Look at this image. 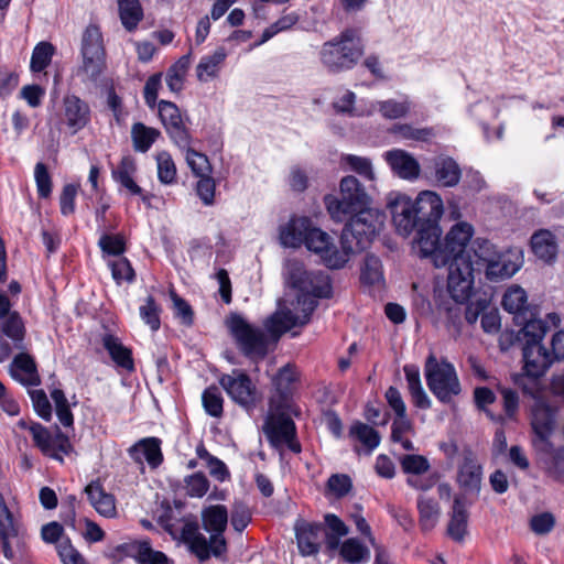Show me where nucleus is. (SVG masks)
Listing matches in <instances>:
<instances>
[{"mask_svg": "<svg viewBox=\"0 0 564 564\" xmlns=\"http://www.w3.org/2000/svg\"><path fill=\"white\" fill-rule=\"evenodd\" d=\"M283 274L288 284L299 292L294 307L296 313L288 308L279 310L264 321L263 326L274 340L293 327L307 324L317 306V300L328 297L332 293L330 280L325 272H307L296 259L285 260Z\"/></svg>", "mask_w": 564, "mask_h": 564, "instance_id": "nucleus-1", "label": "nucleus"}, {"mask_svg": "<svg viewBox=\"0 0 564 564\" xmlns=\"http://www.w3.org/2000/svg\"><path fill=\"white\" fill-rule=\"evenodd\" d=\"M203 528L209 533L207 539L199 529L197 518L189 519L185 528L187 550L199 562H206L212 556L221 557L227 553V541L224 536L228 524V510L224 505L204 507L200 512Z\"/></svg>", "mask_w": 564, "mask_h": 564, "instance_id": "nucleus-2", "label": "nucleus"}, {"mask_svg": "<svg viewBox=\"0 0 564 564\" xmlns=\"http://www.w3.org/2000/svg\"><path fill=\"white\" fill-rule=\"evenodd\" d=\"M226 326L241 354L252 360L263 359L269 352V341L274 340L268 330L250 324L241 314L231 313ZM264 329H267L264 327Z\"/></svg>", "mask_w": 564, "mask_h": 564, "instance_id": "nucleus-3", "label": "nucleus"}, {"mask_svg": "<svg viewBox=\"0 0 564 564\" xmlns=\"http://www.w3.org/2000/svg\"><path fill=\"white\" fill-rule=\"evenodd\" d=\"M386 215L373 206L366 187L355 183V240L361 250L368 248L381 231Z\"/></svg>", "mask_w": 564, "mask_h": 564, "instance_id": "nucleus-4", "label": "nucleus"}, {"mask_svg": "<svg viewBox=\"0 0 564 564\" xmlns=\"http://www.w3.org/2000/svg\"><path fill=\"white\" fill-rule=\"evenodd\" d=\"M424 375L427 387L442 403H451L460 394L462 386L452 364L430 355L425 361Z\"/></svg>", "mask_w": 564, "mask_h": 564, "instance_id": "nucleus-5", "label": "nucleus"}, {"mask_svg": "<svg viewBox=\"0 0 564 564\" xmlns=\"http://www.w3.org/2000/svg\"><path fill=\"white\" fill-rule=\"evenodd\" d=\"M83 82L96 83L106 67V50L102 33L96 24H89L83 32L80 43Z\"/></svg>", "mask_w": 564, "mask_h": 564, "instance_id": "nucleus-6", "label": "nucleus"}, {"mask_svg": "<svg viewBox=\"0 0 564 564\" xmlns=\"http://www.w3.org/2000/svg\"><path fill=\"white\" fill-rule=\"evenodd\" d=\"M11 306L8 296L0 293V362L8 360L13 350L25 349V326L20 314Z\"/></svg>", "mask_w": 564, "mask_h": 564, "instance_id": "nucleus-7", "label": "nucleus"}, {"mask_svg": "<svg viewBox=\"0 0 564 564\" xmlns=\"http://www.w3.org/2000/svg\"><path fill=\"white\" fill-rule=\"evenodd\" d=\"M263 432L273 448L280 451L288 447L294 454L301 453L302 446L296 436L295 423L281 409H273L271 405L263 424Z\"/></svg>", "mask_w": 564, "mask_h": 564, "instance_id": "nucleus-8", "label": "nucleus"}, {"mask_svg": "<svg viewBox=\"0 0 564 564\" xmlns=\"http://www.w3.org/2000/svg\"><path fill=\"white\" fill-rule=\"evenodd\" d=\"M322 65L328 73H341L352 65V30L346 29L340 34L325 42L319 51Z\"/></svg>", "mask_w": 564, "mask_h": 564, "instance_id": "nucleus-9", "label": "nucleus"}, {"mask_svg": "<svg viewBox=\"0 0 564 564\" xmlns=\"http://www.w3.org/2000/svg\"><path fill=\"white\" fill-rule=\"evenodd\" d=\"M448 267L447 288L456 302L466 301L473 291L475 273H479L478 267H474L471 258L465 254L452 257Z\"/></svg>", "mask_w": 564, "mask_h": 564, "instance_id": "nucleus-10", "label": "nucleus"}, {"mask_svg": "<svg viewBox=\"0 0 564 564\" xmlns=\"http://www.w3.org/2000/svg\"><path fill=\"white\" fill-rule=\"evenodd\" d=\"M304 246L318 254L324 264L330 269L341 268L348 261L350 247L343 246L344 250L339 251L330 236L312 224L308 226Z\"/></svg>", "mask_w": 564, "mask_h": 564, "instance_id": "nucleus-11", "label": "nucleus"}, {"mask_svg": "<svg viewBox=\"0 0 564 564\" xmlns=\"http://www.w3.org/2000/svg\"><path fill=\"white\" fill-rule=\"evenodd\" d=\"M442 229L438 225L420 226L412 242L413 252L420 258H430L435 268L447 264V256L441 242Z\"/></svg>", "mask_w": 564, "mask_h": 564, "instance_id": "nucleus-12", "label": "nucleus"}, {"mask_svg": "<svg viewBox=\"0 0 564 564\" xmlns=\"http://www.w3.org/2000/svg\"><path fill=\"white\" fill-rule=\"evenodd\" d=\"M0 541L3 555L13 560L22 552L25 543V534L21 524L14 520L0 494Z\"/></svg>", "mask_w": 564, "mask_h": 564, "instance_id": "nucleus-13", "label": "nucleus"}, {"mask_svg": "<svg viewBox=\"0 0 564 564\" xmlns=\"http://www.w3.org/2000/svg\"><path fill=\"white\" fill-rule=\"evenodd\" d=\"M35 446L46 456L63 462V457L72 451V444L67 435L62 433L58 426L52 432L40 423L30 426Z\"/></svg>", "mask_w": 564, "mask_h": 564, "instance_id": "nucleus-14", "label": "nucleus"}, {"mask_svg": "<svg viewBox=\"0 0 564 564\" xmlns=\"http://www.w3.org/2000/svg\"><path fill=\"white\" fill-rule=\"evenodd\" d=\"M322 532L325 534L327 551L330 554L338 552L345 562L352 563V538H348L341 543V539L349 533L348 525L336 514L327 513L324 517Z\"/></svg>", "mask_w": 564, "mask_h": 564, "instance_id": "nucleus-15", "label": "nucleus"}, {"mask_svg": "<svg viewBox=\"0 0 564 564\" xmlns=\"http://www.w3.org/2000/svg\"><path fill=\"white\" fill-rule=\"evenodd\" d=\"M340 195H326L324 200L333 220L344 223L343 238L352 226V176L348 175L340 181Z\"/></svg>", "mask_w": 564, "mask_h": 564, "instance_id": "nucleus-16", "label": "nucleus"}, {"mask_svg": "<svg viewBox=\"0 0 564 564\" xmlns=\"http://www.w3.org/2000/svg\"><path fill=\"white\" fill-rule=\"evenodd\" d=\"M219 383L234 402L243 408L254 406L257 390L250 377L243 371L234 369L231 373L223 375Z\"/></svg>", "mask_w": 564, "mask_h": 564, "instance_id": "nucleus-17", "label": "nucleus"}, {"mask_svg": "<svg viewBox=\"0 0 564 564\" xmlns=\"http://www.w3.org/2000/svg\"><path fill=\"white\" fill-rule=\"evenodd\" d=\"M388 207L392 215V223L399 235L409 237L413 230L420 227L416 208L410 196L398 193L391 196Z\"/></svg>", "mask_w": 564, "mask_h": 564, "instance_id": "nucleus-18", "label": "nucleus"}, {"mask_svg": "<svg viewBox=\"0 0 564 564\" xmlns=\"http://www.w3.org/2000/svg\"><path fill=\"white\" fill-rule=\"evenodd\" d=\"M91 122V109L87 101L74 94L63 97L61 123L67 127L72 134L88 127Z\"/></svg>", "mask_w": 564, "mask_h": 564, "instance_id": "nucleus-19", "label": "nucleus"}, {"mask_svg": "<svg viewBox=\"0 0 564 564\" xmlns=\"http://www.w3.org/2000/svg\"><path fill=\"white\" fill-rule=\"evenodd\" d=\"M494 259L486 267L485 275L490 281L506 280L514 275L523 264V253L520 249L497 250Z\"/></svg>", "mask_w": 564, "mask_h": 564, "instance_id": "nucleus-20", "label": "nucleus"}, {"mask_svg": "<svg viewBox=\"0 0 564 564\" xmlns=\"http://www.w3.org/2000/svg\"><path fill=\"white\" fill-rule=\"evenodd\" d=\"M159 117L170 138L178 148H187L191 135L185 128L180 109L172 101L160 100L158 104Z\"/></svg>", "mask_w": 564, "mask_h": 564, "instance_id": "nucleus-21", "label": "nucleus"}, {"mask_svg": "<svg viewBox=\"0 0 564 564\" xmlns=\"http://www.w3.org/2000/svg\"><path fill=\"white\" fill-rule=\"evenodd\" d=\"M457 484L464 495L478 496L481 487L482 469L477 458L471 452L464 453L463 459L458 465Z\"/></svg>", "mask_w": 564, "mask_h": 564, "instance_id": "nucleus-22", "label": "nucleus"}, {"mask_svg": "<svg viewBox=\"0 0 564 564\" xmlns=\"http://www.w3.org/2000/svg\"><path fill=\"white\" fill-rule=\"evenodd\" d=\"M420 226L438 225L444 214L442 197L433 191H422L414 200Z\"/></svg>", "mask_w": 564, "mask_h": 564, "instance_id": "nucleus-23", "label": "nucleus"}, {"mask_svg": "<svg viewBox=\"0 0 564 564\" xmlns=\"http://www.w3.org/2000/svg\"><path fill=\"white\" fill-rule=\"evenodd\" d=\"M118 550L134 558L138 564H174L165 553L152 549L149 540L123 543Z\"/></svg>", "mask_w": 564, "mask_h": 564, "instance_id": "nucleus-24", "label": "nucleus"}, {"mask_svg": "<svg viewBox=\"0 0 564 564\" xmlns=\"http://www.w3.org/2000/svg\"><path fill=\"white\" fill-rule=\"evenodd\" d=\"M14 356L9 366L11 378L24 387H36L41 384L36 362L24 349Z\"/></svg>", "mask_w": 564, "mask_h": 564, "instance_id": "nucleus-25", "label": "nucleus"}, {"mask_svg": "<svg viewBox=\"0 0 564 564\" xmlns=\"http://www.w3.org/2000/svg\"><path fill=\"white\" fill-rule=\"evenodd\" d=\"M435 182L443 187L456 186L462 177V170L458 163L451 156L440 154L430 161Z\"/></svg>", "mask_w": 564, "mask_h": 564, "instance_id": "nucleus-26", "label": "nucleus"}, {"mask_svg": "<svg viewBox=\"0 0 564 564\" xmlns=\"http://www.w3.org/2000/svg\"><path fill=\"white\" fill-rule=\"evenodd\" d=\"M523 359L527 375L533 378L543 376L553 362L551 352L547 351L542 343L524 344Z\"/></svg>", "mask_w": 564, "mask_h": 564, "instance_id": "nucleus-27", "label": "nucleus"}, {"mask_svg": "<svg viewBox=\"0 0 564 564\" xmlns=\"http://www.w3.org/2000/svg\"><path fill=\"white\" fill-rule=\"evenodd\" d=\"M183 505L181 502L175 503L174 508H167L160 517V522L164 530L173 536L175 540H180L187 546V540L185 535L186 524L189 523V519H195L192 513H183Z\"/></svg>", "mask_w": 564, "mask_h": 564, "instance_id": "nucleus-28", "label": "nucleus"}, {"mask_svg": "<svg viewBox=\"0 0 564 564\" xmlns=\"http://www.w3.org/2000/svg\"><path fill=\"white\" fill-rule=\"evenodd\" d=\"M473 227L467 223H458L452 227V229L445 236L443 242V249L447 256V263L452 257H458V254H466V247L473 237Z\"/></svg>", "mask_w": 564, "mask_h": 564, "instance_id": "nucleus-29", "label": "nucleus"}, {"mask_svg": "<svg viewBox=\"0 0 564 564\" xmlns=\"http://www.w3.org/2000/svg\"><path fill=\"white\" fill-rule=\"evenodd\" d=\"M530 246L534 256L545 263H553L557 258V239L549 229L534 231L530 239Z\"/></svg>", "mask_w": 564, "mask_h": 564, "instance_id": "nucleus-30", "label": "nucleus"}, {"mask_svg": "<svg viewBox=\"0 0 564 564\" xmlns=\"http://www.w3.org/2000/svg\"><path fill=\"white\" fill-rule=\"evenodd\" d=\"M101 341L116 367L128 372L134 370L132 350L124 346L119 337L112 334H106L102 336Z\"/></svg>", "mask_w": 564, "mask_h": 564, "instance_id": "nucleus-31", "label": "nucleus"}, {"mask_svg": "<svg viewBox=\"0 0 564 564\" xmlns=\"http://www.w3.org/2000/svg\"><path fill=\"white\" fill-rule=\"evenodd\" d=\"M129 455L138 463L144 459L152 468H156L163 462L161 441L156 437L143 438L130 447Z\"/></svg>", "mask_w": 564, "mask_h": 564, "instance_id": "nucleus-32", "label": "nucleus"}, {"mask_svg": "<svg viewBox=\"0 0 564 564\" xmlns=\"http://www.w3.org/2000/svg\"><path fill=\"white\" fill-rule=\"evenodd\" d=\"M322 523H303L295 528L299 551L304 556L317 554L321 547Z\"/></svg>", "mask_w": 564, "mask_h": 564, "instance_id": "nucleus-33", "label": "nucleus"}, {"mask_svg": "<svg viewBox=\"0 0 564 564\" xmlns=\"http://www.w3.org/2000/svg\"><path fill=\"white\" fill-rule=\"evenodd\" d=\"M135 173L137 164L131 155L122 156L117 167L111 170V176L116 183L126 188L131 195H141L142 188L134 182Z\"/></svg>", "mask_w": 564, "mask_h": 564, "instance_id": "nucleus-34", "label": "nucleus"}, {"mask_svg": "<svg viewBox=\"0 0 564 564\" xmlns=\"http://www.w3.org/2000/svg\"><path fill=\"white\" fill-rule=\"evenodd\" d=\"M85 492L90 505L100 516L105 518H115L117 516L115 497L107 494L99 482L91 481L86 486Z\"/></svg>", "mask_w": 564, "mask_h": 564, "instance_id": "nucleus-35", "label": "nucleus"}, {"mask_svg": "<svg viewBox=\"0 0 564 564\" xmlns=\"http://www.w3.org/2000/svg\"><path fill=\"white\" fill-rule=\"evenodd\" d=\"M311 219L308 217L292 218L280 229V242L284 247L299 248L305 242Z\"/></svg>", "mask_w": 564, "mask_h": 564, "instance_id": "nucleus-36", "label": "nucleus"}, {"mask_svg": "<svg viewBox=\"0 0 564 564\" xmlns=\"http://www.w3.org/2000/svg\"><path fill=\"white\" fill-rule=\"evenodd\" d=\"M386 159L392 170L402 178L413 180L420 174L419 162L403 150L389 151Z\"/></svg>", "mask_w": 564, "mask_h": 564, "instance_id": "nucleus-37", "label": "nucleus"}, {"mask_svg": "<svg viewBox=\"0 0 564 564\" xmlns=\"http://www.w3.org/2000/svg\"><path fill=\"white\" fill-rule=\"evenodd\" d=\"M360 282L370 292H381L384 288L382 264L379 258L368 254L360 268Z\"/></svg>", "mask_w": 564, "mask_h": 564, "instance_id": "nucleus-38", "label": "nucleus"}, {"mask_svg": "<svg viewBox=\"0 0 564 564\" xmlns=\"http://www.w3.org/2000/svg\"><path fill=\"white\" fill-rule=\"evenodd\" d=\"M467 502L465 497L456 496L451 513V520L447 525L448 535L455 541H463L467 532Z\"/></svg>", "mask_w": 564, "mask_h": 564, "instance_id": "nucleus-39", "label": "nucleus"}, {"mask_svg": "<svg viewBox=\"0 0 564 564\" xmlns=\"http://www.w3.org/2000/svg\"><path fill=\"white\" fill-rule=\"evenodd\" d=\"M226 57L227 52L224 47H218L213 54L203 56L196 66L197 79L204 83L217 77Z\"/></svg>", "mask_w": 564, "mask_h": 564, "instance_id": "nucleus-40", "label": "nucleus"}, {"mask_svg": "<svg viewBox=\"0 0 564 564\" xmlns=\"http://www.w3.org/2000/svg\"><path fill=\"white\" fill-rule=\"evenodd\" d=\"M403 371L413 403L421 409L431 408V400L422 387L419 368L412 365H406L403 367Z\"/></svg>", "mask_w": 564, "mask_h": 564, "instance_id": "nucleus-41", "label": "nucleus"}, {"mask_svg": "<svg viewBox=\"0 0 564 564\" xmlns=\"http://www.w3.org/2000/svg\"><path fill=\"white\" fill-rule=\"evenodd\" d=\"M497 248L487 239L477 238L468 248L465 256L471 258L474 267H478L477 270L481 272L486 269L489 262L494 259Z\"/></svg>", "mask_w": 564, "mask_h": 564, "instance_id": "nucleus-42", "label": "nucleus"}, {"mask_svg": "<svg viewBox=\"0 0 564 564\" xmlns=\"http://www.w3.org/2000/svg\"><path fill=\"white\" fill-rule=\"evenodd\" d=\"M359 506L355 505V527L358 532L365 534L367 541L370 543L372 550L375 551V564H390L389 554L386 547L379 543L371 530V527L367 522V520L357 513V510H360Z\"/></svg>", "mask_w": 564, "mask_h": 564, "instance_id": "nucleus-43", "label": "nucleus"}, {"mask_svg": "<svg viewBox=\"0 0 564 564\" xmlns=\"http://www.w3.org/2000/svg\"><path fill=\"white\" fill-rule=\"evenodd\" d=\"M119 18L123 28L132 32L143 19V8L139 0H117Z\"/></svg>", "mask_w": 564, "mask_h": 564, "instance_id": "nucleus-44", "label": "nucleus"}, {"mask_svg": "<svg viewBox=\"0 0 564 564\" xmlns=\"http://www.w3.org/2000/svg\"><path fill=\"white\" fill-rule=\"evenodd\" d=\"M191 65V54L181 56L165 73V83L172 93L182 91Z\"/></svg>", "mask_w": 564, "mask_h": 564, "instance_id": "nucleus-45", "label": "nucleus"}, {"mask_svg": "<svg viewBox=\"0 0 564 564\" xmlns=\"http://www.w3.org/2000/svg\"><path fill=\"white\" fill-rule=\"evenodd\" d=\"M161 132L152 127H148L142 122H135L131 127V139L133 149L137 152H148L153 143L158 140Z\"/></svg>", "mask_w": 564, "mask_h": 564, "instance_id": "nucleus-46", "label": "nucleus"}, {"mask_svg": "<svg viewBox=\"0 0 564 564\" xmlns=\"http://www.w3.org/2000/svg\"><path fill=\"white\" fill-rule=\"evenodd\" d=\"M417 510L420 514L419 523L424 532L432 531L438 522L441 509L438 503L425 496L417 498Z\"/></svg>", "mask_w": 564, "mask_h": 564, "instance_id": "nucleus-47", "label": "nucleus"}, {"mask_svg": "<svg viewBox=\"0 0 564 564\" xmlns=\"http://www.w3.org/2000/svg\"><path fill=\"white\" fill-rule=\"evenodd\" d=\"M352 488V481L347 474H332L325 482L323 495L328 501L339 500L347 496Z\"/></svg>", "mask_w": 564, "mask_h": 564, "instance_id": "nucleus-48", "label": "nucleus"}, {"mask_svg": "<svg viewBox=\"0 0 564 564\" xmlns=\"http://www.w3.org/2000/svg\"><path fill=\"white\" fill-rule=\"evenodd\" d=\"M528 296L525 291L519 285L510 286L502 299V306L506 311L517 314L518 318L527 315L525 305Z\"/></svg>", "mask_w": 564, "mask_h": 564, "instance_id": "nucleus-49", "label": "nucleus"}, {"mask_svg": "<svg viewBox=\"0 0 564 564\" xmlns=\"http://www.w3.org/2000/svg\"><path fill=\"white\" fill-rule=\"evenodd\" d=\"M297 379V372L294 366L285 365L278 373L273 377L272 382L276 392L281 395V399L285 406H288V399L292 393V386Z\"/></svg>", "mask_w": 564, "mask_h": 564, "instance_id": "nucleus-50", "label": "nucleus"}, {"mask_svg": "<svg viewBox=\"0 0 564 564\" xmlns=\"http://www.w3.org/2000/svg\"><path fill=\"white\" fill-rule=\"evenodd\" d=\"M413 433V424L408 415L395 416L391 426V440L400 443L405 451H414L413 443L404 435Z\"/></svg>", "mask_w": 564, "mask_h": 564, "instance_id": "nucleus-51", "label": "nucleus"}, {"mask_svg": "<svg viewBox=\"0 0 564 564\" xmlns=\"http://www.w3.org/2000/svg\"><path fill=\"white\" fill-rule=\"evenodd\" d=\"M202 403L205 412L213 417H220L224 412V399L221 391L216 386L207 387L202 394Z\"/></svg>", "mask_w": 564, "mask_h": 564, "instance_id": "nucleus-52", "label": "nucleus"}, {"mask_svg": "<svg viewBox=\"0 0 564 564\" xmlns=\"http://www.w3.org/2000/svg\"><path fill=\"white\" fill-rule=\"evenodd\" d=\"M521 319L523 326L520 334L524 344L542 343L547 330L545 322L538 318H527L525 315Z\"/></svg>", "mask_w": 564, "mask_h": 564, "instance_id": "nucleus-53", "label": "nucleus"}, {"mask_svg": "<svg viewBox=\"0 0 564 564\" xmlns=\"http://www.w3.org/2000/svg\"><path fill=\"white\" fill-rule=\"evenodd\" d=\"M161 306L152 295H149L139 307L140 318L152 332H158L161 327Z\"/></svg>", "mask_w": 564, "mask_h": 564, "instance_id": "nucleus-54", "label": "nucleus"}, {"mask_svg": "<svg viewBox=\"0 0 564 564\" xmlns=\"http://www.w3.org/2000/svg\"><path fill=\"white\" fill-rule=\"evenodd\" d=\"M54 55V46L48 42H40L32 52L30 68L33 73L44 70Z\"/></svg>", "mask_w": 564, "mask_h": 564, "instance_id": "nucleus-55", "label": "nucleus"}, {"mask_svg": "<svg viewBox=\"0 0 564 564\" xmlns=\"http://www.w3.org/2000/svg\"><path fill=\"white\" fill-rule=\"evenodd\" d=\"M51 398L54 402L56 416L59 423L64 427H72L74 424V415L70 411V406L64 391L61 389H54L51 391Z\"/></svg>", "mask_w": 564, "mask_h": 564, "instance_id": "nucleus-56", "label": "nucleus"}, {"mask_svg": "<svg viewBox=\"0 0 564 564\" xmlns=\"http://www.w3.org/2000/svg\"><path fill=\"white\" fill-rule=\"evenodd\" d=\"M158 178L164 185H171L176 181V166L166 151L156 154Z\"/></svg>", "mask_w": 564, "mask_h": 564, "instance_id": "nucleus-57", "label": "nucleus"}, {"mask_svg": "<svg viewBox=\"0 0 564 564\" xmlns=\"http://www.w3.org/2000/svg\"><path fill=\"white\" fill-rule=\"evenodd\" d=\"M183 149L186 150L185 159L194 175L202 177L212 173V165L205 154L193 150L189 145Z\"/></svg>", "mask_w": 564, "mask_h": 564, "instance_id": "nucleus-58", "label": "nucleus"}, {"mask_svg": "<svg viewBox=\"0 0 564 564\" xmlns=\"http://www.w3.org/2000/svg\"><path fill=\"white\" fill-rule=\"evenodd\" d=\"M108 265L117 284L122 282L132 283L135 280L134 270L127 258L109 261Z\"/></svg>", "mask_w": 564, "mask_h": 564, "instance_id": "nucleus-59", "label": "nucleus"}, {"mask_svg": "<svg viewBox=\"0 0 564 564\" xmlns=\"http://www.w3.org/2000/svg\"><path fill=\"white\" fill-rule=\"evenodd\" d=\"M184 484L186 494L192 498H202L209 489V481L203 473H194L185 477Z\"/></svg>", "mask_w": 564, "mask_h": 564, "instance_id": "nucleus-60", "label": "nucleus"}, {"mask_svg": "<svg viewBox=\"0 0 564 564\" xmlns=\"http://www.w3.org/2000/svg\"><path fill=\"white\" fill-rule=\"evenodd\" d=\"M98 246L105 254L121 256L126 251V241L122 235L102 234L98 240Z\"/></svg>", "mask_w": 564, "mask_h": 564, "instance_id": "nucleus-61", "label": "nucleus"}, {"mask_svg": "<svg viewBox=\"0 0 564 564\" xmlns=\"http://www.w3.org/2000/svg\"><path fill=\"white\" fill-rule=\"evenodd\" d=\"M355 436L367 448L368 453L378 447L381 441L380 434L372 426L364 423H355Z\"/></svg>", "mask_w": 564, "mask_h": 564, "instance_id": "nucleus-62", "label": "nucleus"}, {"mask_svg": "<svg viewBox=\"0 0 564 564\" xmlns=\"http://www.w3.org/2000/svg\"><path fill=\"white\" fill-rule=\"evenodd\" d=\"M34 181L39 197L48 198L52 194V177L42 162L36 163L34 167Z\"/></svg>", "mask_w": 564, "mask_h": 564, "instance_id": "nucleus-63", "label": "nucleus"}, {"mask_svg": "<svg viewBox=\"0 0 564 564\" xmlns=\"http://www.w3.org/2000/svg\"><path fill=\"white\" fill-rule=\"evenodd\" d=\"M400 465L405 474H410L412 476L422 475L430 469L429 460L422 455H404L400 459Z\"/></svg>", "mask_w": 564, "mask_h": 564, "instance_id": "nucleus-64", "label": "nucleus"}]
</instances>
